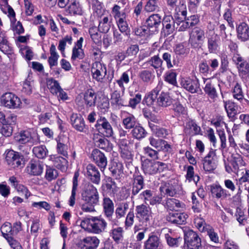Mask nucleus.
<instances>
[{
    "instance_id": "obj_20",
    "label": "nucleus",
    "mask_w": 249,
    "mask_h": 249,
    "mask_svg": "<svg viewBox=\"0 0 249 249\" xmlns=\"http://www.w3.org/2000/svg\"><path fill=\"white\" fill-rule=\"evenodd\" d=\"M102 207L105 216L111 220L114 212V205L112 200L108 196L103 195Z\"/></svg>"
},
{
    "instance_id": "obj_26",
    "label": "nucleus",
    "mask_w": 249,
    "mask_h": 249,
    "mask_svg": "<svg viewBox=\"0 0 249 249\" xmlns=\"http://www.w3.org/2000/svg\"><path fill=\"white\" fill-rule=\"evenodd\" d=\"M188 215L184 213H169L166 216V220L172 223L182 225L185 224Z\"/></svg>"
},
{
    "instance_id": "obj_33",
    "label": "nucleus",
    "mask_w": 249,
    "mask_h": 249,
    "mask_svg": "<svg viewBox=\"0 0 249 249\" xmlns=\"http://www.w3.org/2000/svg\"><path fill=\"white\" fill-rule=\"evenodd\" d=\"M219 37L213 34L208 38V49L210 53H216L219 49Z\"/></svg>"
},
{
    "instance_id": "obj_4",
    "label": "nucleus",
    "mask_w": 249,
    "mask_h": 249,
    "mask_svg": "<svg viewBox=\"0 0 249 249\" xmlns=\"http://www.w3.org/2000/svg\"><path fill=\"white\" fill-rule=\"evenodd\" d=\"M142 168L145 175H153L166 170L168 165L162 162L146 159L142 161Z\"/></svg>"
},
{
    "instance_id": "obj_47",
    "label": "nucleus",
    "mask_w": 249,
    "mask_h": 249,
    "mask_svg": "<svg viewBox=\"0 0 249 249\" xmlns=\"http://www.w3.org/2000/svg\"><path fill=\"white\" fill-rule=\"evenodd\" d=\"M0 231L2 236L7 240L12 237L14 234V231L11 223L6 222L4 223L0 227Z\"/></svg>"
},
{
    "instance_id": "obj_29",
    "label": "nucleus",
    "mask_w": 249,
    "mask_h": 249,
    "mask_svg": "<svg viewBox=\"0 0 249 249\" xmlns=\"http://www.w3.org/2000/svg\"><path fill=\"white\" fill-rule=\"evenodd\" d=\"M47 85L50 91L53 94L57 96V98L59 101L62 100L61 88L57 81L53 78L48 79L47 80Z\"/></svg>"
},
{
    "instance_id": "obj_55",
    "label": "nucleus",
    "mask_w": 249,
    "mask_h": 249,
    "mask_svg": "<svg viewBox=\"0 0 249 249\" xmlns=\"http://www.w3.org/2000/svg\"><path fill=\"white\" fill-rule=\"evenodd\" d=\"M232 96L233 97L241 102L244 99V94L241 88V86L238 84L236 83L232 89Z\"/></svg>"
},
{
    "instance_id": "obj_10",
    "label": "nucleus",
    "mask_w": 249,
    "mask_h": 249,
    "mask_svg": "<svg viewBox=\"0 0 249 249\" xmlns=\"http://www.w3.org/2000/svg\"><path fill=\"white\" fill-rule=\"evenodd\" d=\"M1 102L3 105L9 109H17L21 107L20 99L14 94L8 92L1 96Z\"/></svg>"
},
{
    "instance_id": "obj_48",
    "label": "nucleus",
    "mask_w": 249,
    "mask_h": 249,
    "mask_svg": "<svg viewBox=\"0 0 249 249\" xmlns=\"http://www.w3.org/2000/svg\"><path fill=\"white\" fill-rule=\"evenodd\" d=\"M123 229L121 227L113 229L110 232V236L117 243L120 242L123 238Z\"/></svg>"
},
{
    "instance_id": "obj_42",
    "label": "nucleus",
    "mask_w": 249,
    "mask_h": 249,
    "mask_svg": "<svg viewBox=\"0 0 249 249\" xmlns=\"http://www.w3.org/2000/svg\"><path fill=\"white\" fill-rule=\"evenodd\" d=\"M123 165L122 162L119 161H113L109 169L112 176L117 178L123 174Z\"/></svg>"
},
{
    "instance_id": "obj_50",
    "label": "nucleus",
    "mask_w": 249,
    "mask_h": 249,
    "mask_svg": "<svg viewBox=\"0 0 249 249\" xmlns=\"http://www.w3.org/2000/svg\"><path fill=\"white\" fill-rule=\"evenodd\" d=\"M128 204L126 202H123L119 204L115 210V214L118 218L124 217L126 211L128 209Z\"/></svg>"
},
{
    "instance_id": "obj_60",
    "label": "nucleus",
    "mask_w": 249,
    "mask_h": 249,
    "mask_svg": "<svg viewBox=\"0 0 249 249\" xmlns=\"http://www.w3.org/2000/svg\"><path fill=\"white\" fill-rule=\"evenodd\" d=\"M220 57L221 60L220 71L223 73L227 70L229 66L228 57L226 53H222L220 54Z\"/></svg>"
},
{
    "instance_id": "obj_30",
    "label": "nucleus",
    "mask_w": 249,
    "mask_h": 249,
    "mask_svg": "<svg viewBox=\"0 0 249 249\" xmlns=\"http://www.w3.org/2000/svg\"><path fill=\"white\" fill-rule=\"evenodd\" d=\"M105 138L96 134L95 132L93 134V140L95 145L101 149L109 151L111 149V147L109 146V142Z\"/></svg>"
},
{
    "instance_id": "obj_58",
    "label": "nucleus",
    "mask_w": 249,
    "mask_h": 249,
    "mask_svg": "<svg viewBox=\"0 0 249 249\" xmlns=\"http://www.w3.org/2000/svg\"><path fill=\"white\" fill-rule=\"evenodd\" d=\"M165 237L168 245L171 247H178L182 242L181 238H173L171 237L169 234H166Z\"/></svg>"
},
{
    "instance_id": "obj_12",
    "label": "nucleus",
    "mask_w": 249,
    "mask_h": 249,
    "mask_svg": "<svg viewBox=\"0 0 249 249\" xmlns=\"http://www.w3.org/2000/svg\"><path fill=\"white\" fill-rule=\"evenodd\" d=\"M136 217L140 222L145 226H147L151 217V211L150 208L143 204L136 207Z\"/></svg>"
},
{
    "instance_id": "obj_35",
    "label": "nucleus",
    "mask_w": 249,
    "mask_h": 249,
    "mask_svg": "<svg viewBox=\"0 0 249 249\" xmlns=\"http://www.w3.org/2000/svg\"><path fill=\"white\" fill-rule=\"evenodd\" d=\"M163 60L160 57L159 55H155L150 57L147 61H146L143 65H149L155 70H159L161 72L164 68L162 67Z\"/></svg>"
},
{
    "instance_id": "obj_39",
    "label": "nucleus",
    "mask_w": 249,
    "mask_h": 249,
    "mask_svg": "<svg viewBox=\"0 0 249 249\" xmlns=\"http://www.w3.org/2000/svg\"><path fill=\"white\" fill-rule=\"evenodd\" d=\"M137 119L132 114L127 113L122 120V124L126 129H130L136 125Z\"/></svg>"
},
{
    "instance_id": "obj_52",
    "label": "nucleus",
    "mask_w": 249,
    "mask_h": 249,
    "mask_svg": "<svg viewBox=\"0 0 249 249\" xmlns=\"http://www.w3.org/2000/svg\"><path fill=\"white\" fill-rule=\"evenodd\" d=\"M66 12L71 14H81L82 13L81 8L78 2L74 1L67 8Z\"/></svg>"
},
{
    "instance_id": "obj_53",
    "label": "nucleus",
    "mask_w": 249,
    "mask_h": 249,
    "mask_svg": "<svg viewBox=\"0 0 249 249\" xmlns=\"http://www.w3.org/2000/svg\"><path fill=\"white\" fill-rule=\"evenodd\" d=\"M158 0H147L144 10L147 12H154L158 10Z\"/></svg>"
},
{
    "instance_id": "obj_18",
    "label": "nucleus",
    "mask_w": 249,
    "mask_h": 249,
    "mask_svg": "<svg viewBox=\"0 0 249 249\" xmlns=\"http://www.w3.org/2000/svg\"><path fill=\"white\" fill-rule=\"evenodd\" d=\"M182 86L184 89L192 93L201 92L198 80L196 78H187L182 80Z\"/></svg>"
},
{
    "instance_id": "obj_57",
    "label": "nucleus",
    "mask_w": 249,
    "mask_h": 249,
    "mask_svg": "<svg viewBox=\"0 0 249 249\" xmlns=\"http://www.w3.org/2000/svg\"><path fill=\"white\" fill-rule=\"evenodd\" d=\"M118 27L122 33H125L126 35L129 33V28L126 20V18L116 20Z\"/></svg>"
},
{
    "instance_id": "obj_36",
    "label": "nucleus",
    "mask_w": 249,
    "mask_h": 249,
    "mask_svg": "<svg viewBox=\"0 0 249 249\" xmlns=\"http://www.w3.org/2000/svg\"><path fill=\"white\" fill-rule=\"evenodd\" d=\"M201 128L200 126H198L194 120H189L186 123L185 128L186 134L193 136L199 134Z\"/></svg>"
},
{
    "instance_id": "obj_24",
    "label": "nucleus",
    "mask_w": 249,
    "mask_h": 249,
    "mask_svg": "<svg viewBox=\"0 0 249 249\" xmlns=\"http://www.w3.org/2000/svg\"><path fill=\"white\" fill-rule=\"evenodd\" d=\"M107 223L102 218H98L96 217H91L90 222V230L95 233H100L104 231L106 228Z\"/></svg>"
},
{
    "instance_id": "obj_63",
    "label": "nucleus",
    "mask_w": 249,
    "mask_h": 249,
    "mask_svg": "<svg viewBox=\"0 0 249 249\" xmlns=\"http://www.w3.org/2000/svg\"><path fill=\"white\" fill-rule=\"evenodd\" d=\"M174 51L177 55H187L189 53L188 49L186 48L182 43H179L174 47Z\"/></svg>"
},
{
    "instance_id": "obj_51",
    "label": "nucleus",
    "mask_w": 249,
    "mask_h": 249,
    "mask_svg": "<svg viewBox=\"0 0 249 249\" xmlns=\"http://www.w3.org/2000/svg\"><path fill=\"white\" fill-rule=\"evenodd\" d=\"M195 223L198 230L202 232H206L211 227L210 225L206 223L204 219L200 217L195 218Z\"/></svg>"
},
{
    "instance_id": "obj_3",
    "label": "nucleus",
    "mask_w": 249,
    "mask_h": 249,
    "mask_svg": "<svg viewBox=\"0 0 249 249\" xmlns=\"http://www.w3.org/2000/svg\"><path fill=\"white\" fill-rule=\"evenodd\" d=\"M160 191L161 195L167 197H177L184 194L182 185L178 180L173 179L161 183Z\"/></svg>"
},
{
    "instance_id": "obj_6",
    "label": "nucleus",
    "mask_w": 249,
    "mask_h": 249,
    "mask_svg": "<svg viewBox=\"0 0 249 249\" xmlns=\"http://www.w3.org/2000/svg\"><path fill=\"white\" fill-rule=\"evenodd\" d=\"M14 139L16 142L21 144L28 142L37 144L40 142V137L37 132L31 129L21 130L16 133Z\"/></svg>"
},
{
    "instance_id": "obj_43",
    "label": "nucleus",
    "mask_w": 249,
    "mask_h": 249,
    "mask_svg": "<svg viewBox=\"0 0 249 249\" xmlns=\"http://www.w3.org/2000/svg\"><path fill=\"white\" fill-rule=\"evenodd\" d=\"M131 133L134 138L138 140L144 138L147 134L146 131L140 125H136L132 128Z\"/></svg>"
},
{
    "instance_id": "obj_17",
    "label": "nucleus",
    "mask_w": 249,
    "mask_h": 249,
    "mask_svg": "<svg viewBox=\"0 0 249 249\" xmlns=\"http://www.w3.org/2000/svg\"><path fill=\"white\" fill-rule=\"evenodd\" d=\"M215 150L211 149L203 160V169L206 172H212L216 168V163L214 160Z\"/></svg>"
},
{
    "instance_id": "obj_8",
    "label": "nucleus",
    "mask_w": 249,
    "mask_h": 249,
    "mask_svg": "<svg viewBox=\"0 0 249 249\" xmlns=\"http://www.w3.org/2000/svg\"><path fill=\"white\" fill-rule=\"evenodd\" d=\"M83 99L85 105L83 104V102L81 99L78 98H77L76 99L78 110L82 112H84L85 110H87L89 108L93 107L95 106L97 94L93 89H89L84 92Z\"/></svg>"
},
{
    "instance_id": "obj_22",
    "label": "nucleus",
    "mask_w": 249,
    "mask_h": 249,
    "mask_svg": "<svg viewBox=\"0 0 249 249\" xmlns=\"http://www.w3.org/2000/svg\"><path fill=\"white\" fill-rule=\"evenodd\" d=\"M124 92L123 90L116 89L111 93L110 103L112 106L118 108L126 106V102L123 98Z\"/></svg>"
},
{
    "instance_id": "obj_25",
    "label": "nucleus",
    "mask_w": 249,
    "mask_h": 249,
    "mask_svg": "<svg viewBox=\"0 0 249 249\" xmlns=\"http://www.w3.org/2000/svg\"><path fill=\"white\" fill-rule=\"evenodd\" d=\"M211 192L213 197L217 199H223L231 196L228 191L219 184L211 186Z\"/></svg>"
},
{
    "instance_id": "obj_54",
    "label": "nucleus",
    "mask_w": 249,
    "mask_h": 249,
    "mask_svg": "<svg viewBox=\"0 0 249 249\" xmlns=\"http://www.w3.org/2000/svg\"><path fill=\"white\" fill-rule=\"evenodd\" d=\"M99 28L96 26L91 27L89 29V34L94 42L97 44L101 41V36L98 33Z\"/></svg>"
},
{
    "instance_id": "obj_34",
    "label": "nucleus",
    "mask_w": 249,
    "mask_h": 249,
    "mask_svg": "<svg viewBox=\"0 0 249 249\" xmlns=\"http://www.w3.org/2000/svg\"><path fill=\"white\" fill-rule=\"evenodd\" d=\"M139 78L144 83H152L155 75L153 70H143L140 71L138 74Z\"/></svg>"
},
{
    "instance_id": "obj_61",
    "label": "nucleus",
    "mask_w": 249,
    "mask_h": 249,
    "mask_svg": "<svg viewBox=\"0 0 249 249\" xmlns=\"http://www.w3.org/2000/svg\"><path fill=\"white\" fill-rule=\"evenodd\" d=\"M191 197L193 205L192 208L194 209V212H199L200 211L201 202L202 199H200V197L197 198L196 193H193Z\"/></svg>"
},
{
    "instance_id": "obj_13",
    "label": "nucleus",
    "mask_w": 249,
    "mask_h": 249,
    "mask_svg": "<svg viewBox=\"0 0 249 249\" xmlns=\"http://www.w3.org/2000/svg\"><path fill=\"white\" fill-rule=\"evenodd\" d=\"M161 35L166 37L172 34L175 29V21L171 15L165 16L162 19Z\"/></svg>"
},
{
    "instance_id": "obj_41",
    "label": "nucleus",
    "mask_w": 249,
    "mask_h": 249,
    "mask_svg": "<svg viewBox=\"0 0 249 249\" xmlns=\"http://www.w3.org/2000/svg\"><path fill=\"white\" fill-rule=\"evenodd\" d=\"M224 107L228 114V116L230 118H234L237 114V105L231 101L224 102Z\"/></svg>"
},
{
    "instance_id": "obj_27",
    "label": "nucleus",
    "mask_w": 249,
    "mask_h": 249,
    "mask_svg": "<svg viewBox=\"0 0 249 249\" xmlns=\"http://www.w3.org/2000/svg\"><path fill=\"white\" fill-rule=\"evenodd\" d=\"M161 17L159 14H152L146 20V26L152 32H156L161 23Z\"/></svg>"
},
{
    "instance_id": "obj_44",
    "label": "nucleus",
    "mask_w": 249,
    "mask_h": 249,
    "mask_svg": "<svg viewBox=\"0 0 249 249\" xmlns=\"http://www.w3.org/2000/svg\"><path fill=\"white\" fill-rule=\"evenodd\" d=\"M232 157L231 163L233 169V172L235 173L238 171L240 167L245 165V162L242 156L238 154H233Z\"/></svg>"
},
{
    "instance_id": "obj_59",
    "label": "nucleus",
    "mask_w": 249,
    "mask_h": 249,
    "mask_svg": "<svg viewBox=\"0 0 249 249\" xmlns=\"http://www.w3.org/2000/svg\"><path fill=\"white\" fill-rule=\"evenodd\" d=\"M120 6L115 4L112 9V13L116 21L122 18H126V14L125 12L120 11Z\"/></svg>"
},
{
    "instance_id": "obj_37",
    "label": "nucleus",
    "mask_w": 249,
    "mask_h": 249,
    "mask_svg": "<svg viewBox=\"0 0 249 249\" xmlns=\"http://www.w3.org/2000/svg\"><path fill=\"white\" fill-rule=\"evenodd\" d=\"M116 184L113 179L110 177L107 178L105 182L102 185L103 195L104 193L111 195L116 191Z\"/></svg>"
},
{
    "instance_id": "obj_19",
    "label": "nucleus",
    "mask_w": 249,
    "mask_h": 249,
    "mask_svg": "<svg viewBox=\"0 0 249 249\" xmlns=\"http://www.w3.org/2000/svg\"><path fill=\"white\" fill-rule=\"evenodd\" d=\"M27 173L32 176H39L43 172L42 162L37 160H32L26 167Z\"/></svg>"
},
{
    "instance_id": "obj_38",
    "label": "nucleus",
    "mask_w": 249,
    "mask_h": 249,
    "mask_svg": "<svg viewBox=\"0 0 249 249\" xmlns=\"http://www.w3.org/2000/svg\"><path fill=\"white\" fill-rule=\"evenodd\" d=\"M160 244V239L155 235H149L148 239L145 242L144 247L145 249H157Z\"/></svg>"
},
{
    "instance_id": "obj_40",
    "label": "nucleus",
    "mask_w": 249,
    "mask_h": 249,
    "mask_svg": "<svg viewBox=\"0 0 249 249\" xmlns=\"http://www.w3.org/2000/svg\"><path fill=\"white\" fill-rule=\"evenodd\" d=\"M166 206L167 208L171 211H177L180 208H183L185 205L182 202L178 199L168 198L166 200Z\"/></svg>"
},
{
    "instance_id": "obj_31",
    "label": "nucleus",
    "mask_w": 249,
    "mask_h": 249,
    "mask_svg": "<svg viewBox=\"0 0 249 249\" xmlns=\"http://www.w3.org/2000/svg\"><path fill=\"white\" fill-rule=\"evenodd\" d=\"M112 22L111 15L102 16L100 17L98 28L99 31L103 33H107L109 30Z\"/></svg>"
},
{
    "instance_id": "obj_62",
    "label": "nucleus",
    "mask_w": 249,
    "mask_h": 249,
    "mask_svg": "<svg viewBox=\"0 0 249 249\" xmlns=\"http://www.w3.org/2000/svg\"><path fill=\"white\" fill-rule=\"evenodd\" d=\"M197 234L193 230H188L185 232L184 234V243L185 244H188L193 241L196 240V238L198 237Z\"/></svg>"
},
{
    "instance_id": "obj_1",
    "label": "nucleus",
    "mask_w": 249,
    "mask_h": 249,
    "mask_svg": "<svg viewBox=\"0 0 249 249\" xmlns=\"http://www.w3.org/2000/svg\"><path fill=\"white\" fill-rule=\"evenodd\" d=\"M81 196L85 202L82 206V209L86 212H94V206L99 202V194L97 188L89 182L85 185Z\"/></svg>"
},
{
    "instance_id": "obj_46",
    "label": "nucleus",
    "mask_w": 249,
    "mask_h": 249,
    "mask_svg": "<svg viewBox=\"0 0 249 249\" xmlns=\"http://www.w3.org/2000/svg\"><path fill=\"white\" fill-rule=\"evenodd\" d=\"M172 53V52H165L162 55L163 60L165 61L167 65V67L168 69H170L173 67L174 66H178V61L177 59H176L174 56L172 61L171 60Z\"/></svg>"
},
{
    "instance_id": "obj_32",
    "label": "nucleus",
    "mask_w": 249,
    "mask_h": 249,
    "mask_svg": "<svg viewBox=\"0 0 249 249\" xmlns=\"http://www.w3.org/2000/svg\"><path fill=\"white\" fill-rule=\"evenodd\" d=\"M0 50L5 54H10L12 51L6 32L0 29Z\"/></svg>"
},
{
    "instance_id": "obj_5",
    "label": "nucleus",
    "mask_w": 249,
    "mask_h": 249,
    "mask_svg": "<svg viewBox=\"0 0 249 249\" xmlns=\"http://www.w3.org/2000/svg\"><path fill=\"white\" fill-rule=\"evenodd\" d=\"M94 127V132L102 137L110 138L114 135L111 124L105 117L101 116L97 120Z\"/></svg>"
},
{
    "instance_id": "obj_11",
    "label": "nucleus",
    "mask_w": 249,
    "mask_h": 249,
    "mask_svg": "<svg viewBox=\"0 0 249 249\" xmlns=\"http://www.w3.org/2000/svg\"><path fill=\"white\" fill-rule=\"evenodd\" d=\"M106 65L100 62H95L92 64L91 72L93 79L98 82H103L107 75Z\"/></svg>"
},
{
    "instance_id": "obj_64",
    "label": "nucleus",
    "mask_w": 249,
    "mask_h": 249,
    "mask_svg": "<svg viewBox=\"0 0 249 249\" xmlns=\"http://www.w3.org/2000/svg\"><path fill=\"white\" fill-rule=\"evenodd\" d=\"M150 31L146 26H143L136 28L134 32L137 36L145 37L149 35Z\"/></svg>"
},
{
    "instance_id": "obj_21",
    "label": "nucleus",
    "mask_w": 249,
    "mask_h": 249,
    "mask_svg": "<svg viewBox=\"0 0 249 249\" xmlns=\"http://www.w3.org/2000/svg\"><path fill=\"white\" fill-rule=\"evenodd\" d=\"M99 242V240L95 236H87L81 239L78 245L81 249H95Z\"/></svg>"
},
{
    "instance_id": "obj_14",
    "label": "nucleus",
    "mask_w": 249,
    "mask_h": 249,
    "mask_svg": "<svg viewBox=\"0 0 249 249\" xmlns=\"http://www.w3.org/2000/svg\"><path fill=\"white\" fill-rule=\"evenodd\" d=\"M90 158L102 171L106 168L107 163V158L105 154L99 150L97 149L93 150Z\"/></svg>"
},
{
    "instance_id": "obj_49",
    "label": "nucleus",
    "mask_w": 249,
    "mask_h": 249,
    "mask_svg": "<svg viewBox=\"0 0 249 249\" xmlns=\"http://www.w3.org/2000/svg\"><path fill=\"white\" fill-rule=\"evenodd\" d=\"M33 152L37 158L43 159L47 155V149L45 146L40 145L34 147L33 149Z\"/></svg>"
},
{
    "instance_id": "obj_16",
    "label": "nucleus",
    "mask_w": 249,
    "mask_h": 249,
    "mask_svg": "<svg viewBox=\"0 0 249 249\" xmlns=\"http://www.w3.org/2000/svg\"><path fill=\"white\" fill-rule=\"evenodd\" d=\"M86 176L92 183L99 185L101 181V174L98 169L92 164H89L86 167Z\"/></svg>"
},
{
    "instance_id": "obj_45",
    "label": "nucleus",
    "mask_w": 249,
    "mask_h": 249,
    "mask_svg": "<svg viewBox=\"0 0 249 249\" xmlns=\"http://www.w3.org/2000/svg\"><path fill=\"white\" fill-rule=\"evenodd\" d=\"M205 92L208 95V97L213 100V102H214L217 98L218 97V94L216 92V90L211 82H208L204 88Z\"/></svg>"
},
{
    "instance_id": "obj_23",
    "label": "nucleus",
    "mask_w": 249,
    "mask_h": 249,
    "mask_svg": "<svg viewBox=\"0 0 249 249\" xmlns=\"http://www.w3.org/2000/svg\"><path fill=\"white\" fill-rule=\"evenodd\" d=\"M237 38L242 42L249 40V26L246 22L240 23L236 26Z\"/></svg>"
},
{
    "instance_id": "obj_9",
    "label": "nucleus",
    "mask_w": 249,
    "mask_h": 249,
    "mask_svg": "<svg viewBox=\"0 0 249 249\" xmlns=\"http://www.w3.org/2000/svg\"><path fill=\"white\" fill-rule=\"evenodd\" d=\"M5 158L7 164L13 168L23 166V156L13 150H7L5 152Z\"/></svg>"
},
{
    "instance_id": "obj_7",
    "label": "nucleus",
    "mask_w": 249,
    "mask_h": 249,
    "mask_svg": "<svg viewBox=\"0 0 249 249\" xmlns=\"http://www.w3.org/2000/svg\"><path fill=\"white\" fill-rule=\"evenodd\" d=\"M188 43L191 48L199 49L202 46L205 39V32L199 27H195L189 32Z\"/></svg>"
},
{
    "instance_id": "obj_2",
    "label": "nucleus",
    "mask_w": 249,
    "mask_h": 249,
    "mask_svg": "<svg viewBox=\"0 0 249 249\" xmlns=\"http://www.w3.org/2000/svg\"><path fill=\"white\" fill-rule=\"evenodd\" d=\"M160 90L157 87L153 89L144 98V101L148 106L155 104L161 107H167L173 104V99L169 94L162 92L158 97Z\"/></svg>"
},
{
    "instance_id": "obj_28",
    "label": "nucleus",
    "mask_w": 249,
    "mask_h": 249,
    "mask_svg": "<svg viewBox=\"0 0 249 249\" xmlns=\"http://www.w3.org/2000/svg\"><path fill=\"white\" fill-rule=\"evenodd\" d=\"M71 124L73 127L80 132L85 131L86 125L83 117L77 114H72L71 116Z\"/></svg>"
},
{
    "instance_id": "obj_15",
    "label": "nucleus",
    "mask_w": 249,
    "mask_h": 249,
    "mask_svg": "<svg viewBox=\"0 0 249 249\" xmlns=\"http://www.w3.org/2000/svg\"><path fill=\"white\" fill-rule=\"evenodd\" d=\"M131 198L138 194L144 186V178L139 172L136 171L133 175L132 181Z\"/></svg>"
},
{
    "instance_id": "obj_56",
    "label": "nucleus",
    "mask_w": 249,
    "mask_h": 249,
    "mask_svg": "<svg viewBox=\"0 0 249 249\" xmlns=\"http://www.w3.org/2000/svg\"><path fill=\"white\" fill-rule=\"evenodd\" d=\"M116 82L119 86L121 90L124 91L125 87L124 85V83L127 84L129 82L128 71L123 72L120 79L117 80Z\"/></svg>"
}]
</instances>
